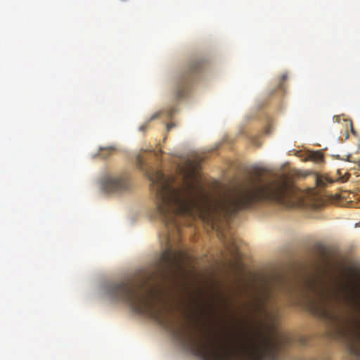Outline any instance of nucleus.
<instances>
[{
    "label": "nucleus",
    "instance_id": "6",
    "mask_svg": "<svg viewBox=\"0 0 360 360\" xmlns=\"http://www.w3.org/2000/svg\"><path fill=\"white\" fill-rule=\"evenodd\" d=\"M219 237L231 256L235 259H238L240 257L239 250L236 238L233 236H226L223 233H221Z\"/></svg>",
    "mask_w": 360,
    "mask_h": 360
},
{
    "label": "nucleus",
    "instance_id": "8",
    "mask_svg": "<svg viewBox=\"0 0 360 360\" xmlns=\"http://www.w3.org/2000/svg\"><path fill=\"white\" fill-rule=\"evenodd\" d=\"M311 158L316 162H321L323 159L322 153L317 151L314 152L311 155Z\"/></svg>",
    "mask_w": 360,
    "mask_h": 360
},
{
    "label": "nucleus",
    "instance_id": "4",
    "mask_svg": "<svg viewBox=\"0 0 360 360\" xmlns=\"http://www.w3.org/2000/svg\"><path fill=\"white\" fill-rule=\"evenodd\" d=\"M202 68V63L198 60L191 62L185 72L179 77L176 89V96L178 98L185 97L189 92L191 84L194 76Z\"/></svg>",
    "mask_w": 360,
    "mask_h": 360
},
{
    "label": "nucleus",
    "instance_id": "9",
    "mask_svg": "<svg viewBox=\"0 0 360 360\" xmlns=\"http://www.w3.org/2000/svg\"><path fill=\"white\" fill-rule=\"evenodd\" d=\"M136 164H137V166L140 169L143 168V158L141 157V155H139L136 157Z\"/></svg>",
    "mask_w": 360,
    "mask_h": 360
},
{
    "label": "nucleus",
    "instance_id": "15",
    "mask_svg": "<svg viewBox=\"0 0 360 360\" xmlns=\"http://www.w3.org/2000/svg\"><path fill=\"white\" fill-rule=\"evenodd\" d=\"M153 276H154L150 275V278H152V277H153Z\"/></svg>",
    "mask_w": 360,
    "mask_h": 360
},
{
    "label": "nucleus",
    "instance_id": "10",
    "mask_svg": "<svg viewBox=\"0 0 360 360\" xmlns=\"http://www.w3.org/2000/svg\"><path fill=\"white\" fill-rule=\"evenodd\" d=\"M162 113V111H160V112H158L155 113L154 115H153L150 117V120H153L159 117Z\"/></svg>",
    "mask_w": 360,
    "mask_h": 360
},
{
    "label": "nucleus",
    "instance_id": "14",
    "mask_svg": "<svg viewBox=\"0 0 360 360\" xmlns=\"http://www.w3.org/2000/svg\"><path fill=\"white\" fill-rule=\"evenodd\" d=\"M146 129V125H143V126L140 127V128H139V129L141 131H144Z\"/></svg>",
    "mask_w": 360,
    "mask_h": 360
},
{
    "label": "nucleus",
    "instance_id": "2",
    "mask_svg": "<svg viewBox=\"0 0 360 360\" xmlns=\"http://www.w3.org/2000/svg\"><path fill=\"white\" fill-rule=\"evenodd\" d=\"M162 293L161 286L148 281L117 283V302L126 303L134 312L155 321L171 333L186 350L202 360H281L283 349L293 342L284 333L271 335L257 332L245 336L237 345L220 343L174 321Z\"/></svg>",
    "mask_w": 360,
    "mask_h": 360
},
{
    "label": "nucleus",
    "instance_id": "12",
    "mask_svg": "<svg viewBox=\"0 0 360 360\" xmlns=\"http://www.w3.org/2000/svg\"><path fill=\"white\" fill-rule=\"evenodd\" d=\"M173 127H174V124H167V129L168 131L170 130L171 128H172Z\"/></svg>",
    "mask_w": 360,
    "mask_h": 360
},
{
    "label": "nucleus",
    "instance_id": "1",
    "mask_svg": "<svg viewBox=\"0 0 360 360\" xmlns=\"http://www.w3.org/2000/svg\"><path fill=\"white\" fill-rule=\"evenodd\" d=\"M198 165L187 160L186 167L179 171L181 181L178 186L174 177L167 176L160 170L146 171L156 205L154 217L161 219L165 228L160 236V243L165 248L155 269L163 281L175 279L181 274L187 257L184 250H174L170 244L174 236L180 233L178 217L198 216L214 225L260 202L285 205L294 193L293 182L288 175L283 174L270 179L264 176V169L255 167L242 186L213 197L202 184L197 171Z\"/></svg>",
    "mask_w": 360,
    "mask_h": 360
},
{
    "label": "nucleus",
    "instance_id": "13",
    "mask_svg": "<svg viewBox=\"0 0 360 360\" xmlns=\"http://www.w3.org/2000/svg\"><path fill=\"white\" fill-rule=\"evenodd\" d=\"M174 113V110L173 109H171L169 112H168V116L171 117L172 116V115Z\"/></svg>",
    "mask_w": 360,
    "mask_h": 360
},
{
    "label": "nucleus",
    "instance_id": "11",
    "mask_svg": "<svg viewBox=\"0 0 360 360\" xmlns=\"http://www.w3.org/2000/svg\"><path fill=\"white\" fill-rule=\"evenodd\" d=\"M287 79V75H283L282 76V81L281 82L280 84H279V87L283 89V82H285V80Z\"/></svg>",
    "mask_w": 360,
    "mask_h": 360
},
{
    "label": "nucleus",
    "instance_id": "7",
    "mask_svg": "<svg viewBox=\"0 0 360 360\" xmlns=\"http://www.w3.org/2000/svg\"><path fill=\"white\" fill-rule=\"evenodd\" d=\"M115 148L113 146L101 148L98 155L102 158H108L115 152Z\"/></svg>",
    "mask_w": 360,
    "mask_h": 360
},
{
    "label": "nucleus",
    "instance_id": "3",
    "mask_svg": "<svg viewBox=\"0 0 360 360\" xmlns=\"http://www.w3.org/2000/svg\"><path fill=\"white\" fill-rule=\"evenodd\" d=\"M262 283L261 295L255 297L251 309L257 319L269 322L272 330L278 316L268 311L269 300L281 296L290 305L307 301L314 316L335 328L347 352L356 360H360V325H347L345 312L340 308L343 304L352 302L347 285L335 281L331 286H328L319 276L309 274L290 278L280 273H273L264 276Z\"/></svg>",
    "mask_w": 360,
    "mask_h": 360
},
{
    "label": "nucleus",
    "instance_id": "5",
    "mask_svg": "<svg viewBox=\"0 0 360 360\" xmlns=\"http://www.w3.org/2000/svg\"><path fill=\"white\" fill-rule=\"evenodd\" d=\"M102 188L109 193H122L131 188V182L127 174L106 176L102 181Z\"/></svg>",
    "mask_w": 360,
    "mask_h": 360
}]
</instances>
